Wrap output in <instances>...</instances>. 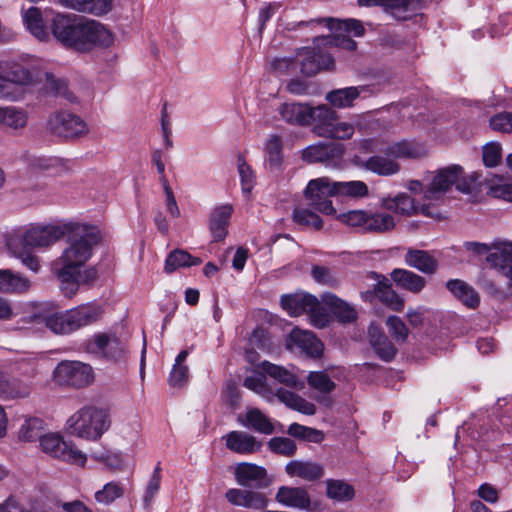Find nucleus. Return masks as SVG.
Listing matches in <instances>:
<instances>
[{
  "instance_id": "nucleus-1",
  "label": "nucleus",
  "mask_w": 512,
  "mask_h": 512,
  "mask_svg": "<svg viewBox=\"0 0 512 512\" xmlns=\"http://www.w3.org/2000/svg\"><path fill=\"white\" fill-rule=\"evenodd\" d=\"M65 247L51 265L60 289L66 297L74 296L80 284H88L97 278L94 268L84 269L91 259L94 248L102 236L96 226L83 223H67Z\"/></svg>"
},
{
  "instance_id": "nucleus-2",
  "label": "nucleus",
  "mask_w": 512,
  "mask_h": 512,
  "mask_svg": "<svg viewBox=\"0 0 512 512\" xmlns=\"http://www.w3.org/2000/svg\"><path fill=\"white\" fill-rule=\"evenodd\" d=\"M37 84H43V89L47 93L69 98L64 80L36 67L29 68L20 63H12L5 74L0 73V99L19 101L24 97L23 87Z\"/></svg>"
},
{
  "instance_id": "nucleus-3",
  "label": "nucleus",
  "mask_w": 512,
  "mask_h": 512,
  "mask_svg": "<svg viewBox=\"0 0 512 512\" xmlns=\"http://www.w3.org/2000/svg\"><path fill=\"white\" fill-rule=\"evenodd\" d=\"M110 425L111 419L108 411L93 405L80 408L66 422L71 435L91 441L100 439L108 431Z\"/></svg>"
},
{
  "instance_id": "nucleus-4",
  "label": "nucleus",
  "mask_w": 512,
  "mask_h": 512,
  "mask_svg": "<svg viewBox=\"0 0 512 512\" xmlns=\"http://www.w3.org/2000/svg\"><path fill=\"white\" fill-rule=\"evenodd\" d=\"M100 311L94 306H79L65 312H53L45 315V326L55 334H69L95 322Z\"/></svg>"
},
{
  "instance_id": "nucleus-5",
  "label": "nucleus",
  "mask_w": 512,
  "mask_h": 512,
  "mask_svg": "<svg viewBox=\"0 0 512 512\" xmlns=\"http://www.w3.org/2000/svg\"><path fill=\"white\" fill-rule=\"evenodd\" d=\"M114 41V33L104 24L80 16L73 49L80 52H87L95 47L108 48L114 44Z\"/></svg>"
},
{
  "instance_id": "nucleus-6",
  "label": "nucleus",
  "mask_w": 512,
  "mask_h": 512,
  "mask_svg": "<svg viewBox=\"0 0 512 512\" xmlns=\"http://www.w3.org/2000/svg\"><path fill=\"white\" fill-rule=\"evenodd\" d=\"M67 223L63 225H34L16 231L7 237V240H19L20 244L28 248H47L65 237Z\"/></svg>"
},
{
  "instance_id": "nucleus-7",
  "label": "nucleus",
  "mask_w": 512,
  "mask_h": 512,
  "mask_svg": "<svg viewBox=\"0 0 512 512\" xmlns=\"http://www.w3.org/2000/svg\"><path fill=\"white\" fill-rule=\"evenodd\" d=\"M46 129L56 137L70 140L81 138L89 132L86 122L69 111L52 113L47 119Z\"/></svg>"
},
{
  "instance_id": "nucleus-8",
  "label": "nucleus",
  "mask_w": 512,
  "mask_h": 512,
  "mask_svg": "<svg viewBox=\"0 0 512 512\" xmlns=\"http://www.w3.org/2000/svg\"><path fill=\"white\" fill-rule=\"evenodd\" d=\"M41 450L49 456L70 464L84 466L86 455L73 443L64 440L63 436L56 432H49L41 437Z\"/></svg>"
},
{
  "instance_id": "nucleus-9",
  "label": "nucleus",
  "mask_w": 512,
  "mask_h": 512,
  "mask_svg": "<svg viewBox=\"0 0 512 512\" xmlns=\"http://www.w3.org/2000/svg\"><path fill=\"white\" fill-rule=\"evenodd\" d=\"M53 379L61 386L83 388L94 380L92 367L80 361H62L53 371Z\"/></svg>"
},
{
  "instance_id": "nucleus-10",
  "label": "nucleus",
  "mask_w": 512,
  "mask_h": 512,
  "mask_svg": "<svg viewBox=\"0 0 512 512\" xmlns=\"http://www.w3.org/2000/svg\"><path fill=\"white\" fill-rule=\"evenodd\" d=\"M331 196H335V193L333 183L328 177L311 180L305 190L308 205L325 215L336 214V210L330 200Z\"/></svg>"
},
{
  "instance_id": "nucleus-11",
  "label": "nucleus",
  "mask_w": 512,
  "mask_h": 512,
  "mask_svg": "<svg viewBox=\"0 0 512 512\" xmlns=\"http://www.w3.org/2000/svg\"><path fill=\"white\" fill-rule=\"evenodd\" d=\"M324 46H317L316 39L314 47H304L298 53L301 64V72L306 76H313L320 70L333 69L335 63L331 53L324 52Z\"/></svg>"
},
{
  "instance_id": "nucleus-12",
  "label": "nucleus",
  "mask_w": 512,
  "mask_h": 512,
  "mask_svg": "<svg viewBox=\"0 0 512 512\" xmlns=\"http://www.w3.org/2000/svg\"><path fill=\"white\" fill-rule=\"evenodd\" d=\"M381 206L405 216H411L419 212L424 216L432 218H438L440 216L438 212L432 210L430 203H423L421 206H418L415 200L405 193L398 194L393 198H383L381 200Z\"/></svg>"
},
{
  "instance_id": "nucleus-13",
  "label": "nucleus",
  "mask_w": 512,
  "mask_h": 512,
  "mask_svg": "<svg viewBox=\"0 0 512 512\" xmlns=\"http://www.w3.org/2000/svg\"><path fill=\"white\" fill-rule=\"evenodd\" d=\"M80 16L75 14H56L50 24L54 38L63 46L74 48Z\"/></svg>"
},
{
  "instance_id": "nucleus-14",
  "label": "nucleus",
  "mask_w": 512,
  "mask_h": 512,
  "mask_svg": "<svg viewBox=\"0 0 512 512\" xmlns=\"http://www.w3.org/2000/svg\"><path fill=\"white\" fill-rule=\"evenodd\" d=\"M126 342L113 333H99L89 341L87 349L91 353L117 359L123 355Z\"/></svg>"
},
{
  "instance_id": "nucleus-15",
  "label": "nucleus",
  "mask_w": 512,
  "mask_h": 512,
  "mask_svg": "<svg viewBox=\"0 0 512 512\" xmlns=\"http://www.w3.org/2000/svg\"><path fill=\"white\" fill-rule=\"evenodd\" d=\"M462 173V167L451 165L438 171L433 178L431 185L425 190L424 198L427 201H437L441 198L452 185L458 180V175Z\"/></svg>"
},
{
  "instance_id": "nucleus-16",
  "label": "nucleus",
  "mask_w": 512,
  "mask_h": 512,
  "mask_svg": "<svg viewBox=\"0 0 512 512\" xmlns=\"http://www.w3.org/2000/svg\"><path fill=\"white\" fill-rule=\"evenodd\" d=\"M227 501L235 506L262 510L268 506L269 500L262 492L231 488L225 493Z\"/></svg>"
},
{
  "instance_id": "nucleus-17",
  "label": "nucleus",
  "mask_w": 512,
  "mask_h": 512,
  "mask_svg": "<svg viewBox=\"0 0 512 512\" xmlns=\"http://www.w3.org/2000/svg\"><path fill=\"white\" fill-rule=\"evenodd\" d=\"M343 155L341 145L328 142L310 145L302 151V159L308 163L326 162L338 159Z\"/></svg>"
},
{
  "instance_id": "nucleus-18",
  "label": "nucleus",
  "mask_w": 512,
  "mask_h": 512,
  "mask_svg": "<svg viewBox=\"0 0 512 512\" xmlns=\"http://www.w3.org/2000/svg\"><path fill=\"white\" fill-rule=\"evenodd\" d=\"M495 251L490 252L487 261L491 262L508 278L507 287L512 294V243L494 244Z\"/></svg>"
},
{
  "instance_id": "nucleus-19",
  "label": "nucleus",
  "mask_w": 512,
  "mask_h": 512,
  "mask_svg": "<svg viewBox=\"0 0 512 512\" xmlns=\"http://www.w3.org/2000/svg\"><path fill=\"white\" fill-rule=\"evenodd\" d=\"M32 386L19 379L11 377L9 374L0 371V399L16 400L24 399L30 396Z\"/></svg>"
},
{
  "instance_id": "nucleus-20",
  "label": "nucleus",
  "mask_w": 512,
  "mask_h": 512,
  "mask_svg": "<svg viewBox=\"0 0 512 512\" xmlns=\"http://www.w3.org/2000/svg\"><path fill=\"white\" fill-rule=\"evenodd\" d=\"M289 339L292 347L300 349L310 357H318L323 352L322 342L311 331L293 329Z\"/></svg>"
},
{
  "instance_id": "nucleus-21",
  "label": "nucleus",
  "mask_w": 512,
  "mask_h": 512,
  "mask_svg": "<svg viewBox=\"0 0 512 512\" xmlns=\"http://www.w3.org/2000/svg\"><path fill=\"white\" fill-rule=\"evenodd\" d=\"M232 213L233 207L229 204L217 206L212 210L209 218V230L214 241H221L227 236Z\"/></svg>"
},
{
  "instance_id": "nucleus-22",
  "label": "nucleus",
  "mask_w": 512,
  "mask_h": 512,
  "mask_svg": "<svg viewBox=\"0 0 512 512\" xmlns=\"http://www.w3.org/2000/svg\"><path fill=\"white\" fill-rule=\"evenodd\" d=\"M28 165L37 172L50 174H62L69 170V162L61 157L48 155H30L27 158Z\"/></svg>"
},
{
  "instance_id": "nucleus-23",
  "label": "nucleus",
  "mask_w": 512,
  "mask_h": 512,
  "mask_svg": "<svg viewBox=\"0 0 512 512\" xmlns=\"http://www.w3.org/2000/svg\"><path fill=\"white\" fill-rule=\"evenodd\" d=\"M285 472L290 477H298L305 481H316L324 475V467L313 461L293 460L286 464Z\"/></svg>"
},
{
  "instance_id": "nucleus-24",
  "label": "nucleus",
  "mask_w": 512,
  "mask_h": 512,
  "mask_svg": "<svg viewBox=\"0 0 512 512\" xmlns=\"http://www.w3.org/2000/svg\"><path fill=\"white\" fill-rule=\"evenodd\" d=\"M226 447L238 454H253L260 450L261 442L244 431H232L224 436Z\"/></svg>"
},
{
  "instance_id": "nucleus-25",
  "label": "nucleus",
  "mask_w": 512,
  "mask_h": 512,
  "mask_svg": "<svg viewBox=\"0 0 512 512\" xmlns=\"http://www.w3.org/2000/svg\"><path fill=\"white\" fill-rule=\"evenodd\" d=\"M275 499L284 506L299 509H308L311 504L309 494L303 487L281 486Z\"/></svg>"
},
{
  "instance_id": "nucleus-26",
  "label": "nucleus",
  "mask_w": 512,
  "mask_h": 512,
  "mask_svg": "<svg viewBox=\"0 0 512 512\" xmlns=\"http://www.w3.org/2000/svg\"><path fill=\"white\" fill-rule=\"evenodd\" d=\"M266 476L265 468L252 463H240L235 469V479L241 486H264Z\"/></svg>"
},
{
  "instance_id": "nucleus-27",
  "label": "nucleus",
  "mask_w": 512,
  "mask_h": 512,
  "mask_svg": "<svg viewBox=\"0 0 512 512\" xmlns=\"http://www.w3.org/2000/svg\"><path fill=\"white\" fill-rule=\"evenodd\" d=\"M31 281L11 269H0V292L6 294H23L29 291Z\"/></svg>"
},
{
  "instance_id": "nucleus-28",
  "label": "nucleus",
  "mask_w": 512,
  "mask_h": 512,
  "mask_svg": "<svg viewBox=\"0 0 512 512\" xmlns=\"http://www.w3.org/2000/svg\"><path fill=\"white\" fill-rule=\"evenodd\" d=\"M260 368L265 374L287 387L296 390H302L305 387L303 380L299 379L293 372L283 366L273 364L269 361H263L260 364Z\"/></svg>"
},
{
  "instance_id": "nucleus-29",
  "label": "nucleus",
  "mask_w": 512,
  "mask_h": 512,
  "mask_svg": "<svg viewBox=\"0 0 512 512\" xmlns=\"http://www.w3.org/2000/svg\"><path fill=\"white\" fill-rule=\"evenodd\" d=\"M309 114V124H314V133L320 137H326L337 118L336 112L326 105H321L316 108L311 107Z\"/></svg>"
},
{
  "instance_id": "nucleus-30",
  "label": "nucleus",
  "mask_w": 512,
  "mask_h": 512,
  "mask_svg": "<svg viewBox=\"0 0 512 512\" xmlns=\"http://www.w3.org/2000/svg\"><path fill=\"white\" fill-rule=\"evenodd\" d=\"M282 308L292 317L306 313L311 306H315L316 297L311 294L295 293L282 295L280 299Z\"/></svg>"
},
{
  "instance_id": "nucleus-31",
  "label": "nucleus",
  "mask_w": 512,
  "mask_h": 512,
  "mask_svg": "<svg viewBox=\"0 0 512 512\" xmlns=\"http://www.w3.org/2000/svg\"><path fill=\"white\" fill-rule=\"evenodd\" d=\"M278 112L281 118L289 124L306 126L309 125L311 107L301 103H283L279 106Z\"/></svg>"
},
{
  "instance_id": "nucleus-32",
  "label": "nucleus",
  "mask_w": 512,
  "mask_h": 512,
  "mask_svg": "<svg viewBox=\"0 0 512 512\" xmlns=\"http://www.w3.org/2000/svg\"><path fill=\"white\" fill-rule=\"evenodd\" d=\"M23 23L26 29L39 41L46 42L50 34L44 25L41 11L37 7H30L23 11Z\"/></svg>"
},
{
  "instance_id": "nucleus-33",
  "label": "nucleus",
  "mask_w": 512,
  "mask_h": 512,
  "mask_svg": "<svg viewBox=\"0 0 512 512\" xmlns=\"http://www.w3.org/2000/svg\"><path fill=\"white\" fill-rule=\"evenodd\" d=\"M391 279L401 289L412 293H419L425 287V279L406 269L396 268L390 273Z\"/></svg>"
},
{
  "instance_id": "nucleus-34",
  "label": "nucleus",
  "mask_w": 512,
  "mask_h": 512,
  "mask_svg": "<svg viewBox=\"0 0 512 512\" xmlns=\"http://www.w3.org/2000/svg\"><path fill=\"white\" fill-rule=\"evenodd\" d=\"M447 289L468 308H476L480 303L479 294L466 282L453 279L446 283Z\"/></svg>"
},
{
  "instance_id": "nucleus-35",
  "label": "nucleus",
  "mask_w": 512,
  "mask_h": 512,
  "mask_svg": "<svg viewBox=\"0 0 512 512\" xmlns=\"http://www.w3.org/2000/svg\"><path fill=\"white\" fill-rule=\"evenodd\" d=\"M404 261L408 266L426 274L435 273L438 267L436 259L424 250L408 249Z\"/></svg>"
},
{
  "instance_id": "nucleus-36",
  "label": "nucleus",
  "mask_w": 512,
  "mask_h": 512,
  "mask_svg": "<svg viewBox=\"0 0 512 512\" xmlns=\"http://www.w3.org/2000/svg\"><path fill=\"white\" fill-rule=\"evenodd\" d=\"M275 395L281 403L292 410L309 416L316 413V406L312 402L307 401L292 391L285 388H279Z\"/></svg>"
},
{
  "instance_id": "nucleus-37",
  "label": "nucleus",
  "mask_w": 512,
  "mask_h": 512,
  "mask_svg": "<svg viewBox=\"0 0 512 512\" xmlns=\"http://www.w3.org/2000/svg\"><path fill=\"white\" fill-rule=\"evenodd\" d=\"M358 164L361 167L381 176H391L400 171V165L397 162L379 155L358 161Z\"/></svg>"
},
{
  "instance_id": "nucleus-38",
  "label": "nucleus",
  "mask_w": 512,
  "mask_h": 512,
  "mask_svg": "<svg viewBox=\"0 0 512 512\" xmlns=\"http://www.w3.org/2000/svg\"><path fill=\"white\" fill-rule=\"evenodd\" d=\"M6 247L9 254L21 260L22 264L34 273H38L41 265L38 256L30 251V248L20 244L19 240L10 241L6 239Z\"/></svg>"
},
{
  "instance_id": "nucleus-39",
  "label": "nucleus",
  "mask_w": 512,
  "mask_h": 512,
  "mask_svg": "<svg viewBox=\"0 0 512 512\" xmlns=\"http://www.w3.org/2000/svg\"><path fill=\"white\" fill-rule=\"evenodd\" d=\"M374 291L376 297L390 309L398 312L403 310V298L392 289L391 284L385 277L378 281L375 285Z\"/></svg>"
},
{
  "instance_id": "nucleus-40",
  "label": "nucleus",
  "mask_w": 512,
  "mask_h": 512,
  "mask_svg": "<svg viewBox=\"0 0 512 512\" xmlns=\"http://www.w3.org/2000/svg\"><path fill=\"white\" fill-rule=\"evenodd\" d=\"M385 153L394 158H420L426 154V150L419 143L403 140L390 144Z\"/></svg>"
},
{
  "instance_id": "nucleus-41",
  "label": "nucleus",
  "mask_w": 512,
  "mask_h": 512,
  "mask_svg": "<svg viewBox=\"0 0 512 512\" xmlns=\"http://www.w3.org/2000/svg\"><path fill=\"white\" fill-rule=\"evenodd\" d=\"M322 300L341 322H351L355 320L356 312L354 308L336 295L326 293L322 296Z\"/></svg>"
},
{
  "instance_id": "nucleus-42",
  "label": "nucleus",
  "mask_w": 512,
  "mask_h": 512,
  "mask_svg": "<svg viewBox=\"0 0 512 512\" xmlns=\"http://www.w3.org/2000/svg\"><path fill=\"white\" fill-rule=\"evenodd\" d=\"M418 0H382V7L398 20H406L418 9Z\"/></svg>"
},
{
  "instance_id": "nucleus-43",
  "label": "nucleus",
  "mask_w": 512,
  "mask_h": 512,
  "mask_svg": "<svg viewBox=\"0 0 512 512\" xmlns=\"http://www.w3.org/2000/svg\"><path fill=\"white\" fill-rule=\"evenodd\" d=\"M201 259L193 257L187 251L176 249L170 252L165 260L164 271L168 274L182 267H190L199 265Z\"/></svg>"
},
{
  "instance_id": "nucleus-44",
  "label": "nucleus",
  "mask_w": 512,
  "mask_h": 512,
  "mask_svg": "<svg viewBox=\"0 0 512 512\" xmlns=\"http://www.w3.org/2000/svg\"><path fill=\"white\" fill-rule=\"evenodd\" d=\"M28 112L20 107H0V124L12 129H23L27 125Z\"/></svg>"
},
{
  "instance_id": "nucleus-45",
  "label": "nucleus",
  "mask_w": 512,
  "mask_h": 512,
  "mask_svg": "<svg viewBox=\"0 0 512 512\" xmlns=\"http://www.w3.org/2000/svg\"><path fill=\"white\" fill-rule=\"evenodd\" d=\"M189 355L188 350H182L176 357L175 363L169 375V384L175 388H182L189 379V368L185 361Z\"/></svg>"
},
{
  "instance_id": "nucleus-46",
  "label": "nucleus",
  "mask_w": 512,
  "mask_h": 512,
  "mask_svg": "<svg viewBox=\"0 0 512 512\" xmlns=\"http://www.w3.org/2000/svg\"><path fill=\"white\" fill-rule=\"evenodd\" d=\"M44 431L45 423L42 419L37 417L28 418L20 426L18 438L24 442H34L39 440L40 443L41 437L44 436Z\"/></svg>"
},
{
  "instance_id": "nucleus-47",
  "label": "nucleus",
  "mask_w": 512,
  "mask_h": 512,
  "mask_svg": "<svg viewBox=\"0 0 512 512\" xmlns=\"http://www.w3.org/2000/svg\"><path fill=\"white\" fill-rule=\"evenodd\" d=\"M394 226L395 222L391 215L367 210L365 232L385 233L391 231Z\"/></svg>"
},
{
  "instance_id": "nucleus-48",
  "label": "nucleus",
  "mask_w": 512,
  "mask_h": 512,
  "mask_svg": "<svg viewBox=\"0 0 512 512\" xmlns=\"http://www.w3.org/2000/svg\"><path fill=\"white\" fill-rule=\"evenodd\" d=\"M241 423L243 426L267 435L272 434L274 431L273 424L269 418L257 408L248 410L245 419L241 420Z\"/></svg>"
},
{
  "instance_id": "nucleus-49",
  "label": "nucleus",
  "mask_w": 512,
  "mask_h": 512,
  "mask_svg": "<svg viewBox=\"0 0 512 512\" xmlns=\"http://www.w3.org/2000/svg\"><path fill=\"white\" fill-rule=\"evenodd\" d=\"M326 495L334 501L346 502L353 499L355 491L343 480L329 479L326 481Z\"/></svg>"
},
{
  "instance_id": "nucleus-50",
  "label": "nucleus",
  "mask_w": 512,
  "mask_h": 512,
  "mask_svg": "<svg viewBox=\"0 0 512 512\" xmlns=\"http://www.w3.org/2000/svg\"><path fill=\"white\" fill-rule=\"evenodd\" d=\"M360 91L356 87L336 89L326 95V99L335 107L345 108L353 104L359 97Z\"/></svg>"
},
{
  "instance_id": "nucleus-51",
  "label": "nucleus",
  "mask_w": 512,
  "mask_h": 512,
  "mask_svg": "<svg viewBox=\"0 0 512 512\" xmlns=\"http://www.w3.org/2000/svg\"><path fill=\"white\" fill-rule=\"evenodd\" d=\"M335 195L362 198L368 195V187L363 181H332Z\"/></svg>"
},
{
  "instance_id": "nucleus-52",
  "label": "nucleus",
  "mask_w": 512,
  "mask_h": 512,
  "mask_svg": "<svg viewBox=\"0 0 512 512\" xmlns=\"http://www.w3.org/2000/svg\"><path fill=\"white\" fill-rule=\"evenodd\" d=\"M327 27L331 31L335 32H345L348 34H353L354 36L360 37L365 33V29L361 23V21L356 19H347L344 21H339L336 19H326L325 20Z\"/></svg>"
},
{
  "instance_id": "nucleus-53",
  "label": "nucleus",
  "mask_w": 512,
  "mask_h": 512,
  "mask_svg": "<svg viewBox=\"0 0 512 512\" xmlns=\"http://www.w3.org/2000/svg\"><path fill=\"white\" fill-rule=\"evenodd\" d=\"M342 33L336 32L335 34L316 38L317 46H324L326 48L339 47L349 51L356 49V42Z\"/></svg>"
},
{
  "instance_id": "nucleus-54",
  "label": "nucleus",
  "mask_w": 512,
  "mask_h": 512,
  "mask_svg": "<svg viewBox=\"0 0 512 512\" xmlns=\"http://www.w3.org/2000/svg\"><path fill=\"white\" fill-rule=\"evenodd\" d=\"M308 385L322 394H329L336 388V384L324 371H313L307 376Z\"/></svg>"
},
{
  "instance_id": "nucleus-55",
  "label": "nucleus",
  "mask_w": 512,
  "mask_h": 512,
  "mask_svg": "<svg viewBox=\"0 0 512 512\" xmlns=\"http://www.w3.org/2000/svg\"><path fill=\"white\" fill-rule=\"evenodd\" d=\"M124 486L119 482H109L103 488L95 493V499L98 503L109 505L116 499L124 495Z\"/></svg>"
},
{
  "instance_id": "nucleus-56",
  "label": "nucleus",
  "mask_w": 512,
  "mask_h": 512,
  "mask_svg": "<svg viewBox=\"0 0 512 512\" xmlns=\"http://www.w3.org/2000/svg\"><path fill=\"white\" fill-rule=\"evenodd\" d=\"M283 143L279 136L272 135L266 143L267 160L271 167L278 168L282 162Z\"/></svg>"
},
{
  "instance_id": "nucleus-57",
  "label": "nucleus",
  "mask_w": 512,
  "mask_h": 512,
  "mask_svg": "<svg viewBox=\"0 0 512 512\" xmlns=\"http://www.w3.org/2000/svg\"><path fill=\"white\" fill-rule=\"evenodd\" d=\"M293 220L300 225L311 226L317 230L323 225L322 219L308 208H295Z\"/></svg>"
},
{
  "instance_id": "nucleus-58",
  "label": "nucleus",
  "mask_w": 512,
  "mask_h": 512,
  "mask_svg": "<svg viewBox=\"0 0 512 512\" xmlns=\"http://www.w3.org/2000/svg\"><path fill=\"white\" fill-rule=\"evenodd\" d=\"M311 274L319 284L330 287H336L339 284L338 274L331 268L317 265L312 268Z\"/></svg>"
},
{
  "instance_id": "nucleus-59",
  "label": "nucleus",
  "mask_w": 512,
  "mask_h": 512,
  "mask_svg": "<svg viewBox=\"0 0 512 512\" xmlns=\"http://www.w3.org/2000/svg\"><path fill=\"white\" fill-rule=\"evenodd\" d=\"M268 447L272 452L286 457L294 455L297 450L295 442L287 437L271 438Z\"/></svg>"
},
{
  "instance_id": "nucleus-60",
  "label": "nucleus",
  "mask_w": 512,
  "mask_h": 512,
  "mask_svg": "<svg viewBox=\"0 0 512 512\" xmlns=\"http://www.w3.org/2000/svg\"><path fill=\"white\" fill-rule=\"evenodd\" d=\"M336 218L351 227L361 228L365 231L366 220H367V210H351L345 213H340L336 215Z\"/></svg>"
},
{
  "instance_id": "nucleus-61",
  "label": "nucleus",
  "mask_w": 512,
  "mask_h": 512,
  "mask_svg": "<svg viewBox=\"0 0 512 512\" xmlns=\"http://www.w3.org/2000/svg\"><path fill=\"white\" fill-rule=\"evenodd\" d=\"M488 194L507 201H512V184L506 183L502 178L495 177L489 182Z\"/></svg>"
},
{
  "instance_id": "nucleus-62",
  "label": "nucleus",
  "mask_w": 512,
  "mask_h": 512,
  "mask_svg": "<svg viewBox=\"0 0 512 512\" xmlns=\"http://www.w3.org/2000/svg\"><path fill=\"white\" fill-rule=\"evenodd\" d=\"M238 172L241 180V187L244 194L249 195L255 184V175L251 167L243 158H238Z\"/></svg>"
},
{
  "instance_id": "nucleus-63",
  "label": "nucleus",
  "mask_w": 512,
  "mask_h": 512,
  "mask_svg": "<svg viewBox=\"0 0 512 512\" xmlns=\"http://www.w3.org/2000/svg\"><path fill=\"white\" fill-rule=\"evenodd\" d=\"M389 333L398 342H405L408 337V328L398 316H390L386 320Z\"/></svg>"
},
{
  "instance_id": "nucleus-64",
  "label": "nucleus",
  "mask_w": 512,
  "mask_h": 512,
  "mask_svg": "<svg viewBox=\"0 0 512 512\" xmlns=\"http://www.w3.org/2000/svg\"><path fill=\"white\" fill-rule=\"evenodd\" d=\"M310 318V322L317 328H324L330 322V316L326 309L320 305V302L316 298L315 306H311V309L306 311Z\"/></svg>"
}]
</instances>
